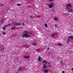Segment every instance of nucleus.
<instances>
[{"mask_svg":"<svg viewBox=\"0 0 73 73\" xmlns=\"http://www.w3.org/2000/svg\"><path fill=\"white\" fill-rule=\"evenodd\" d=\"M71 70H73V68L71 69Z\"/></svg>","mask_w":73,"mask_h":73,"instance_id":"nucleus-38","label":"nucleus"},{"mask_svg":"<svg viewBox=\"0 0 73 73\" xmlns=\"http://www.w3.org/2000/svg\"><path fill=\"white\" fill-rule=\"evenodd\" d=\"M53 1V0H50V1L51 2Z\"/></svg>","mask_w":73,"mask_h":73,"instance_id":"nucleus-28","label":"nucleus"},{"mask_svg":"<svg viewBox=\"0 0 73 73\" xmlns=\"http://www.w3.org/2000/svg\"><path fill=\"white\" fill-rule=\"evenodd\" d=\"M6 33H5V32H3V35H5Z\"/></svg>","mask_w":73,"mask_h":73,"instance_id":"nucleus-19","label":"nucleus"},{"mask_svg":"<svg viewBox=\"0 0 73 73\" xmlns=\"http://www.w3.org/2000/svg\"><path fill=\"white\" fill-rule=\"evenodd\" d=\"M69 38H71L72 39H73V37L72 36H70L69 37Z\"/></svg>","mask_w":73,"mask_h":73,"instance_id":"nucleus-20","label":"nucleus"},{"mask_svg":"<svg viewBox=\"0 0 73 73\" xmlns=\"http://www.w3.org/2000/svg\"><path fill=\"white\" fill-rule=\"evenodd\" d=\"M27 48H29V46H27Z\"/></svg>","mask_w":73,"mask_h":73,"instance_id":"nucleus-42","label":"nucleus"},{"mask_svg":"<svg viewBox=\"0 0 73 73\" xmlns=\"http://www.w3.org/2000/svg\"><path fill=\"white\" fill-rule=\"evenodd\" d=\"M37 17L38 18V17H40V16H38Z\"/></svg>","mask_w":73,"mask_h":73,"instance_id":"nucleus-37","label":"nucleus"},{"mask_svg":"<svg viewBox=\"0 0 73 73\" xmlns=\"http://www.w3.org/2000/svg\"><path fill=\"white\" fill-rule=\"evenodd\" d=\"M54 20H55L56 21H59V19H58V18L57 17H55L54 18Z\"/></svg>","mask_w":73,"mask_h":73,"instance_id":"nucleus-2","label":"nucleus"},{"mask_svg":"<svg viewBox=\"0 0 73 73\" xmlns=\"http://www.w3.org/2000/svg\"><path fill=\"white\" fill-rule=\"evenodd\" d=\"M55 27H57V25H55Z\"/></svg>","mask_w":73,"mask_h":73,"instance_id":"nucleus-35","label":"nucleus"},{"mask_svg":"<svg viewBox=\"0 0 73 73\" xmlns=\"http://www.w3.org/2000/svg\"><path fill=\"white\" fill-rule=\"evenodd\" d=\"M48 70L46 69H45L44 70V72H45V73H48Z\"/></svg>","mask_w":73,"mask_h":73,"instance_id":"nucleus-7","label":"nucleus"},{"mask_svg":"<svg viewBox=\"0 0 73 73\" xmlns=\"http://www.w3.org/2000/svg\"><path fill=\"white\" fill-rule=\"evenodd\" d=\"M58 45H59V46H62V44H61L60 43H59L58 44Z\"/></svg>","mask_w":73,"mask_h":73,"instance_id":"nucleus-17","label":"nucleus"},{"mask_svg":"<svg viewBox=\"0 0 73 73\" xmlns=\"http://www.w3.org/2000/svg\"><path fill=\"white\" fill-rule=\"evenodd\" d=\"M45 26L46 28H47V27H48V25L46 23H45Z\"/></svg>","mask_w":73,"mask_h":73,"instance_id":"nucleus-14","label":"nucleus"},{"mask_svg":"<svg viewBox=\"0 0 73 73\" xmlns=\"http://www.w3.org/2000/svg\"><path fill=\"white\" fill-rule=\"evenodd\" d=\"M5 9L6 11H8V10H9V8H6Z\"/></svg>","mask_w":73,"mask_h":73,"instance_id":"nucleus-22","label":"nucleus"},{"mask_svg":"<svg viewBox=\"0 0 73 73\" xmlns=\"http://www.w3.org/2000/svg\"><path fill=\"white\" fill-rule=\"evenodd\" d=\"M29 56H25L24 57V58H29Z\"/></svg>","mask_w":73,"mask_h":73,"instance_id":"nucleus-13","label":"nucleus"},{"mask_svg":"<svg viewBox=\"0 0 73 73\" xmlns=\"http://www.w3.org/2000/svg\"><path fill=\"white\" fill-rule=\"evenodd\" d=\"M37 50H38V51H39L40 50V49H37Z\"/></svg>","mask_w":73,"mask_h":73,"instance_id":"nucleus-29","label":"nucleus"},{"mask_svg":"<svg viewBox=\"0 0 73 73\" xmlns=\"http://www.w3.org/2000/svg\"><path fill=\"white\" fill-rule=\"evenodd\" d=\"M29 7H30V6H29Z\"/></svg>","mask_w":73,"mask_h":73,"instance_id":"nucleus-46","label":"nucleus"},{"mask_svg":"<svg viewBox=\"0 0 73 73\" xmlns=\"http://www.w3.org/2000/svg\"><path fill=\"white\" fill-rule=\"evenodd\" d=\"M65 71H63L62 72V73H65Z\"/></svg>","mask_w":73,"mask_h":73,"instance_id":"nucleus-34","label":"nucleus"},{"mask_svg":"<svg viewBox=\"0 0 73 73\" xmlns=\"http://www.w3.org/2000/svg\"><path fill=\"white\" fill-rule=\"evenodd\" d=\"M48 7L50 8H52L53 7V4H52V5H49Z\"/></svg>","mask_w":73,"mask_h":73,"instance_id":"nucleus-3","label":"nucleus"},{"mask_svg":"<svg viewBox=\"0 0 73 73\" xmlns=\"http://www.w3.org/2000/svg\"><path fill=\"white\" fill-rule=\"evenodd\" d=\"M73 12V10L72 9H70L69 11H68V12Z\"/></svg>","mask_w":73,"mask_h":73,"instance_id":"nucleus-4","label":"nucleus"},{"mask_svg":"<svg viewBox=\"0 0 73 73\" xmlns=\"http://www.w3.org/2000/svg\"><path fill=\"white\" fill-rule=\"evenodd\" d=\"M49 49V48H48L47 49V50H48Z\"/></svg>","mask_w":73,"mask_h":73,"instance_id":"nucleus-39","label":"nucleus"},{"mask_svg":"<svg viewBox=\"0 0 73 73\" xmlns=\"http://www.w3.org/2000/svg\"><path fill=\"white\" fill-rule=\"evenodd\" d=\"M61 64H62V61H61Z\"/></svg>","mask_w":73,"mask_h":73,"instance_id":"nucleus-40","label":"nucleus"},{"mask_svg":"<svg viewBox=\"0 0 73 73\" xmlns=\"http://www.w3.org/2000/svg\"><path fill=\"white\" fill-rule=\"evenodd\" d=\"M17 23H14V26H17L18 25H17Z\"/></svg>","mask_w":73,"mask_h":73,"instance_id":"nucleus-10","label":"nucleus"},{"mask_svg":"<svg viewBox=\"0 0 73 73\" xmlns=\"http://www.w3.org/2000/svg\"><path fill=\"white\" fill-rule=\"evenodd\" d=\"M30 34H32V33H30Z\"/></svg>","mask_w":73,"mask_h":73,"instance_id":"nucleus-43","label":"nucleus"},{"mask_svg":"<svg viewBox=\"0 0 73 73\" xmlns=\"http://www.w3.org/2000/svg\"><path fill=\"white\" fill-rule=\"evenodd\" d=\"M7 25V26H10V25H11V24H9Z\"/></svg>","mask_w":73,"mask_h":73,"instance_id":"nucleus-26","label":"nucleus"},{"mask_svg":"<svg viewBox=\"0 0 73 73\" xmlns=\"http://www.w3.org/2000/svg\"><path fill=\"white\" fill-rule=\"evenodd\" d=\"M33 16H31L30 17H31V18H32V17Z\"/></svg>","mask_w":73,"mask_h":73,"instance_id":"nucleus-41","label":"nucleus"},{"mask_svg":"<svg viewBox=\"0 0 73 73\" xmlns=\"http://www.w3.org/2000/svg\"><path fill=\"white\" fill-rule=\"evenodd\" d=\"M15 28H16V27L14 26L13 27V28L11 29V30H12V29H15Z\"/></svg>","mask_w":73,"mask_h":73,"instance_id":"nucleus-15","label":"nucleus"},{"mask_svg":"<svg viewBox=\"0 0 73 73\" xmlns=\"http://www.w3.org/2000/svg\"><path fill=\"white\" fill-rule=\"evenodd\" d=\"M65 15H70V14L69 13H68V14H65Z\"/></svg>","mask_w":73,"mask_h":73,"instance_id":"nucleus-30","label":"nucleus"},{"mask_svg":"<svg viewBox=\"0 0 73 73\" xmlns=\"http://www.w3.org/2000/svg\"><path fill=\"white\" fill-rule=\"evenodd\" d=\"M23 37L24 38L26 37L28 38H29L31 37V35H28L26 33H25L23 35Z\"/></svg>","mask_w":73,"mask_h":73,"instance_id":"nucleus-1","label":"nucleus"},{"mask_svg":"<svg viewBox=\"0 0 73 73\" xmlns=\"http://www.w3.org/2000/svg\"><path fill=\"white\" fill-rule=\"evenodd\" d=\"M21 5V4H17V6H20V5Z\"/></svg>","mask_w":73,"mask_h":73,"instance_id":"nucleus-21","label":"nucleus"},{"mask_svg":"<svg viewBox=\"0 0 73 73\" xmlns=\"http://www.w3.org/2000/svg\"><path fill=\"white\" fill-rule=\"evenodd\" d=\"M21 69H22V68H19V70H21Z\"/></svg>","mask_w":73,"mask_h":73,"instance_id":"nucleus-27","label":"nucleus"},{"mask_svg":"<svg viewBox=\"0 0 73 73\" xmlns=\"http://www.w3.org/2000/svg\"><path fill=\"white\" fill-rule=\"evenodd\" d=\"M25 33H29V32H28L27 31H25Z\"/></svg>","mask_w":73,"mask_h":73,"instance_id":"nucleus-24","label":"nucleus"},{"mask_svg":"<svg viewBox=\"0 0 73 73\" xmlns=\"http://www.w3.org/2000/svg\"><path fill=\"white\" fill-rule=\"evenodd\" d=\"M23 25H25V24L24 23H23Z\"/></svg>","mask_w":73,"mask_h":73,"instance_id":"nucleus-36","label":"nucleus"},{"mask_svg":"<svg viewBox=\"0 0 73 73\" xmlns=\"http://www.w3.org/2000/svg\"><path fill=\"white\" fill-rule=\"evenodd\" d=\"M36 43H33V45H36Z\"/></svg>","mask_w":73,"mask_h":73,"instance_id":"nucleus-25","label":"nucleus"},{"mask_svg":"<svg viewBox=\"0 0 73 73\" xmlns=\"http://www.w3.org/2000/svg\"><path fill=\"white\" fill-rule=\"evenodd\" d=\"M66 43H69V41H70V40L69 39H68L67 40H66Z\"/></svg>","mask_w":73,"mask_h":73,"instance_id":"nucleus-12","label":"nucleus"},{"mask_svg":"<svg viewBox=\"0 0 73 73\" xmlns=\"http://www.w3.org/2000/svg\"><path fill=\"white\" fill-rule=\"evenodd\" d=\"M2 29H3V30H5V27H3V28H2Z\"/></svg>","mask_w":73,"mask_h":73,"instance_id":"nucleus-23","label":"nucleus"},{"mask_svg":"<svg viewBox=\"0 0 73 73\" xmlns=\"http://www.w3.org/2000/svg\"><path fill=\"white\" fill-rule=\"evenodd\" d=\"M4 21V19H2L1 20V21H0L1 23H3V21Z\"/></svg>","mask_w":73,"mask_h":73,"instance_id":"nucleus-8","label":"nucleus"},{"mask_svg":"<svg viewBox=\"0 0 73 73\" xmlns=\"http://www.w3.org/2000/svg\"><path fill=\"white\" fill-rule=\"evenodd\" d=\"M2 50H3V51H4V49L2 48Z\"/></svg>","mask_w":73,"mask_h":73,"instance_id":"nucleus-32","label":"nucleus"},{"mask_svg":"<svg viewBox=\"0 0 73 73\" xmlns=\"http://www.w3.org/2000/svg\"><path fill=\"white\" fill-rule=\"evenodd\" d=\"M56 34H57L56 33L52 34V35H51V37H54V35H56Z\"/></svg>","mask_w":73,"mask_h":73,"instance_id":"nucleus-9","label":"nucleus"},{"mask_svg":"<svg viewBox=\"0 0 73 73\" xmlns=\"http://www.w3.org/2000/svg\"><path fill=\"white\" fill-rule=\"evenodd\" d=\"M40 59H41V57L39 56L38 58V61H40Z\"/></svg>","mask_w":73,"mask_h":73,"instance_id":"nucleus-16","label":"nucleus"},{"mask_svg":"<svg viewBox=\"0 0 73 73\" xmlns=\"http://www.w3.org/2000/svg\"><path fill=\"white\" fill-rule=\"evenodd\" d=\"M43 69H45H45H48V67H46V66H45V65H43Z\"/></svg>","mask_w":73,"mask_h":73,"instance_id":"nucleus-5","label":"nucleus"},{"mask_svg":"<svg viewBox=\"0 0 73 73\" xmlns=\"http://www.w3.org/2000/svg\"><path fill=\"white\" fill-rule=\"evenodd\" d=\"M11 1H13V0H11Z\"/></svg>","mask_w":73,"mask_h":73,"instance_id":"nucleus-45","label":"nucleus"},{"mask_svg":"<svg viewBox=\"0 0 73 73\" xmlns=\"http://www.w3.org/2000/svg\"><path fill=\"white\" fill-rule=\"evenodd\" d=\"M67 6H68L69 7H72V5H67Z\"/></svg>","mask_w":73,"mask_h":73,"instance_id":"nucleus-18","label":"nucleus"},{"mask_svg":"<svg viewBox=\"0 0 73 73\" xmlns=\"http://www.w3.org/2000/svg\"><path fill=\"white\" fill-rule=\"evenodd\" d=\"M8 27V26L7 25L5 26V27Z\"/></svg>","mask_w":73,"mask_h":73,"instance_id":"nucleus-31","label":"nucleus"},{"mask_svg":"<svg viewBox=\"0 0 73 73\" xmlns=\"http://www.w3.org/2000/svg\"><path fill=\"white\" fill-rule=\"evenodd\" d=\"M66 8L67 9H68V7H67Z\"/></svg>","mask_w":73,"mask_h":73,"instance_id":"nucleus-33","label":"nucleus"},{"mask_svg":"<svg viewBox=\"0 0 73 73\" xmlns=\"http://www.w3.org/2000/svg\"><path fill=\"white\" fill-rule=\"evenodd\" d=\"M42 62H43V63H44V64H47V62H46L45 61H42Z\"/></svg>","mask_w":73,"mask_h":73,"instance_id":"nucleus-11","label":"nucleus"},{"mask_svg":"<svg viewBox=\"0 0 73 73\" xmlns=\"http://www.w3.org/2000/svg\"><path fill=\"white\" fill-rule=\"evenodd\" d=\"M17 26H20V25H21V23H17Z\"/></svg>","mask_w":73,"mask_h":73,"instance_id":"nucleus-6","label":"nucleus"},{"mask_svg":"<svg viewBox=\"0 0 73 73\" xmlns=\"http://www.w3.org/2000/svg\"><path fill=\"white\" fill-rule=\"evenodd\" d=\"M0 50H1L0 48Z\"/></svg>","mask_w":73,"mask_h":73,"instance_id":"nucleus-44","label":"nucleus"}]
</instances>
